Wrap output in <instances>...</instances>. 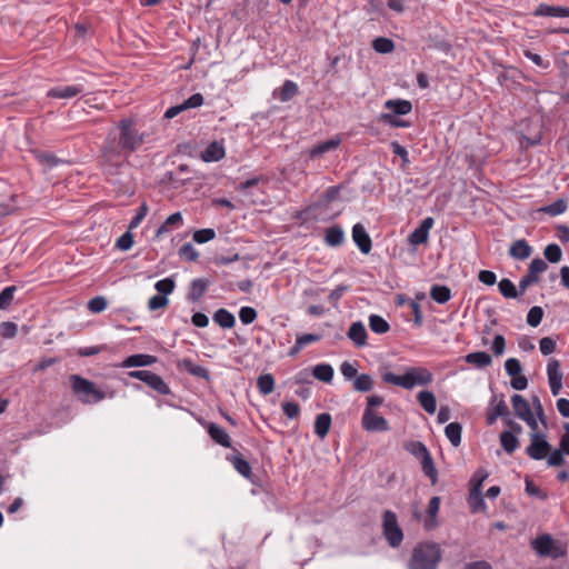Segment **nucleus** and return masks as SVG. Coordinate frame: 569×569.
Here are the masks:
<instances>
[{
    "label": "nucleus",
    "instance_id": "13d9d810",
    "mask_svg": "<svg viewBox=\"0 0 569 569\" xmlns=\"http://www.w3.org/2000/svg\"><path fill=\"white\" fill-rule=\"evenodd\" d=\"M428 239H429V234L426 231H423L422 229H420L419 227H417L408 237V241L412 246H419V244L427 243Z\"/></svg>",
    "mask_w": 569,
    "mask_h": 569
},
{
    "label": "nucleus",
    "instance_id": "20e7f679",
    "mask_svg": "<svg viewBox=\"0 0 569 569\" xmlns=\"http://www.w3.org/2000/svg\"><path fill=\"white\" fill-rule=\"evenodd\" d=\"M70 382L73 393L82 403H97L107 397L106 393L98 389L92 381L79 375H71Z\"/></svg>",
    "mask_w": 569,
    "mask_h": 569
},
{
    "label": "nucleus",
    "instance_id": "473e14b6",
    "mask_svg": "<svg viewBox=\"0 0 569 569\" xmlns=\"http://www.w3.org/2000/svg\"><path fill=\"white\" fill-rule=\"evenodd\" d=\"M499 438L501 447L509 455L515 452L519 446V440L512 431H502Z\"/></svg>",
    "mask_w": 569,
    "mask_h": 569
},
{
    "label": "nucleus",
    "instance_id": "0e129e2a",
    "mask_svg": "<svg viewBox=\"0 0 569 569\" xmlns=\"http://www.w3.org/2000/svg\"><path fill=\"white\" fill-rule=\"evenodd\" d=\"M505 369L508 376L516 377L520 375L522 367L518 359L516 358H509L505 362Z\"/></svg>",
    "mask_w": 569,
    "mask_h": 569
},
{
    "label": "nucleus",
    "instance_id": "39448f33",
    "mask_svg": "<svg viewBox=\"0 0 569 569\" xmlns=\"http://www.w3.org/2000/svg\"><path fill=\"white\" fill-rule=\"evenodd\" d=\"M532 548L539 556L551 557L552 559L563 557L567 552L566 548L549 533L538 536L532 541Z\"/></svg>",
    "mask_w": 569,
    "mask_h": 569
},
{
    "label": "nucleus",
    "instance_id": "c9c22d12",
    "mask_svg": "<svg viewBox=\"0 0 569 569\" xmlns=\"http://www.w3.org/2000/svg\"><path fill=\"white\" fill-rule=\"evenodd\" d=\"M230 461L233 466V468L244 478L250 479L251 477V466L250 463L240 455H233L230 458Z\"/></svg>",
    "mask_w": 569,
    "mask_h": 569
},
{
    "label": "nucleus",
    "instance_id": "a878e982",
    "mask_svg": "<svg viewBox=\"0 0 569 569\" xmlns=\"http://www.w3.org/2000/svg\"><path fill=\"white\" fill-rule=\"evenodd\" d=\"M331 416L328 412H322L316 417L315 420V433L320 438L323 439L331 427Z\"/></svg>",
    "mask_w": 569,
    "mask_h": 569
},
{
    "label": "nucleus",
    "instance_id": "de8ad7c7",
    "mask_svg": "<svg viewBox=\"0 0 569 569\" xmlns=\"http://www.w3.org/2000/svg\"><path fill=\"white\" fill-rule=\"evenodd\" d=\"M543 256L549 262L557 263L561 260L562 250L559 244L550 243L545 248Z\"/></svg>",
    "mask_w": 569,
    "mask_h": 569
},
{
    "label": "nucleus",
    "instance_id": "774afa93",
    "mask_svg": "<svg viewBox=\"0 0 569 569\" xmlns=\"http://www.w3.org/2000/svg\"><path fill=\"white\" fill-rule=\"evenodd\" d=\"M169 300L167 297L162 295H154L148 301V308L151 311L164 308L168 305Z\"/></svg>",
    "mask_w": 569,
    "mask_h": 569
},
{
    "label": "nucleus",
    "instance_id": "5fc2aeb1",
    "mask_svg": "<svg viewBox=\"0 0 569 569\" xmlns=\"http://www.w3.org/2000/svg\"><path fill=\"white\" fill-rule=\"evenodd\" d=\"M380 120L392 127V128H408L410 127V123L408 121L401 120L397 118V116H393L391 113H381Z\"/></svg>",
    "mask_w": 569,
    "mask_h": 569
},
{
    "label": "nucleus",
    "instance_id": "a211bd4d",
    "mask_svg": "<svg viewBox=\"0 0 569 569\" xmlns=\"http://www.w3.org/2000/svg\"><path fill=\"white\" fill-rule=\"evenodd\" d=\"M178 368L187 371L193 377L209 380V370L202 366L196 365L191 359L184 358L178 362Z\"/></svg>",
    "mask_w": 569,
    "mask_h": 569
},
{
    "label": "nucleus",
    "instance_id": "f8f14e48",
    "mask_svg": "<svg viewBox=\"0 0 569 569\" xmlns=\"http://www.w3.org/2000/svg\"><path fill=\"white\" fill-rule=\"evenodd\" d=\"M440 503L441 499L438 496H435L429 500L427 516L423 520V527L428 531L433 530L438 527L437 516L440 509Z\"/></svg>",
    "mask_w": 569,
    "mask_h": 569
},
{
    "label": "nucleus",
    "instance_id": "1a4fd4ad",
    "mask_svg": "<svg viewBox=\"0 0 569 569\" xmlns=\"http://www.w3.org/2000/svg\"><path fill=\"white\" fill-rule=\"evenodd\" d=\"M361 425L362 428L369 432H385L390 430L388 421L370 408L365 409Z\"/></svg>",
    "mask_w": 569,
    "mask_h": 569
},
{
    "label": "nucleus",
    "instance_id": "ea45409f",
    "mask_svg": "<svg viewBox=\"0 0 569 569\" xmlns=\"http://www.w3.org/2000/svg\"><path fill=\"white\" fill-rule=\"evenodd\" d=\"M257 388L263 396L270 395L274 389V378L271 373H263L257 380Z\"/></svg>",
    "mask_w": 569,
    "mask_h": 569
},
{
    "label": "nucleus",
    "instance_id": "a18cd8bd",
    "mask_svg": "<svg viewBox=\"0 0 569 569\" xmlns=\"http://www.w3.org/2000/svg\"><path fill=\"white\" fill-rule=\"evenodd\" d=\"M188 172H189V167L187 164H180L176 172H172V171L167 172L166 177L169 182H171L174 186H178V184H183L186 181L190 180L189 177H187V178L180 177L181 174H184Z\"/></svg>",
    "mask_w": 569,
    "mask_h": 569
},
{
    "label": "nucleus",
    "instance_id": "6ab92c4d",
    "mask_svg": "<svg viewBox=\"0 0 569 569\" xmlns=\"http://www.w3.org/2000/svg\"><path fill=\"white\" fill-rule=\"evenodd\" d=\"M224 148L222 143L218 141L210 142L206 149L201 152V159L204 162H216L224 157Z\"/></svg>",
    "mask_w": 569,
    "mask_h": 569
},
{
    "label": "nucleus",
    "instance_id": "7ed1b4c3",
    "mask_svg": "<svg viewBox=\"0 0 569 569\" xmlns=\"http://www.w3.org/2000/svg\"><path fill=\"white\" fill-rule=\"evenodd\" d=\"M441 558L442 552L438 543L421 542L413 548L408 569H437Z\"/></svg>",
    "mask_w": 569,
    "mask_h": 569
},
{
    "label": "nucleus",
    "instance_id": "e2e57ef3",
    "mask_svg": "<svg viewBox=\"0 0 569 569\" xmlns=\"http://www.w3.org/2000/svg\"><path fill=\"white\" fill-rule=\"evenodd\" d=\"M563 451L558 448V449H555V450H550L549 455L547 456L548 460H547V463L549 467H559V466H562L565 463V459H563Z\"/></svg>",
    "mask_w": 569,
    "mask_h": 569
},
{
    "label": "nucleus",
    "instance_id": "aec40b11",
    "mask_svg": "<svg viewBox=\"0 0 569 569\" xmlns=\"http://www.w3.org/2000/svg\"><path fill=\"white\" fill-rule=\"evenodd\" d=\"M385 108L393 116H406L411 112L412 103L405 99H389L385 102Z\"/></svg>",
    "mask_w": 569,
    "mask_h": 569
},
{
    "label": "nucleus",
    "instance_id": "69168bd1",
    "mask_svg": "<svg viewBox=\"0 0 569 569\" xmlns=\"http://www.w3.org/2000/svg\"><path fill=\"white\" fill-rule=\"evenodd\" d=\"M18 327L14 322L3 321L0 323V336L6 339L13 338L17 335Z\"/></svg>",
    "mask_w": 569,
    "mask_h": 569
},
{
    "label": "nucleus",
    "instance_id": "79ce46f5",
    "mask_svg": "<svg viewBox=\"0 0 569 569\" xmlns=\"http://www.w3.org/2000/svg\"><path fill=\"white\" fill-rule=\"evenodd\" d=\"M299 91L298 84L291 80H286L280 89L278 99L282 102L291 100Z\"/></svg>",
    "mask_w": 569,
    "mask_h": 569
},
{
    "label": "nucleus",
    "instance_id": "f3484780",
    "mask_svg": "<svg viewBox=\"0 0 569 569\" xmlns=\"http://www.w3.org/2000/svg\"><path fill=\"white\" fill-rule=\"evenodd\" d=\"M347 336L358 348H361L367 345V330L361 321H356L351 323Z\"/></svg>",
    "mask_w": 569,
    "mask_h": 569
},
{
    "label": "nucleus",
    "instance_id": "2eb2a0df",
    "mask_svg": "<svg viewBox=\"0 0 569 569\" xmlns=\"http://www.w3.org/2000/svg\"><path fill=\"white\" fill-rule=\"evenodd\" d=\"M207 431L210 438L218 445L224 448H231V439L228 432L214 422H208L206 425Z\"/></svg>",
    "mask_w": 569,
    "mask_h": 569
},
{
    "label": "nucleus",
    "instance_id": "e433bc0d",
    "mask_svg": "<svg viewBox=\"0 0 569 569\" xmlns=\"http://www.w3.org/2000/svg\"><path fill=\"white\" fill-rule=\"evenodd\" d=\"M430 297L438 303L443 305L451 298V290L447 286L433 284L430 289Z\"/></svg>",
    "mask_w": 569,
    "mask_h": 569
},
{
    "label": "nucleus",
    "instance_id": "4be33fe9",
    "mask_svg": "<svg viewBox=\"0 0 569 569\" xmlns=\"http://www.w3.org/2000/svg\"><path fill=\"white\" fill-rule=\"evenodd\" d=\"M531 253H532V248L525 239H519V240L513 241L509 249V254L513 259H518V260H525V259L529 258L531 256Z\"/></svg>",
    "mask_w": 569,
    "mask_h": 569
},
{
    "label": "nucleus",
    "instance_id": "c03bdc74",
    "mask_svg": "<svg viewBox=\"0 0 569 569\" xmlns=\"http://www.w3.org/2000/svg\"><path fill=\"white\" fill-rule=\"evenodd\" d=\"M468 502L472 512H479L486 510V503L481 491L469 490Z\"/></svg>",
    "mask_w": 569,
    "mask_h": 569
},
{
    "label": "nucleus",
    "instance_id": "4c0bfd02",
    "mask_svg": "<svg viewBox=\"0 0 569 569\" xmlns=\"http://www.w3.org/2000/svg\"><path fill=\"white\" fill-rule=\"evenodd\" d=\"M312 375L322 382H331L333 379V368L328 363H320L313 367Z\"/></svg>",
    "mask_w": 569,
    "mask_h": 569
},
{
    "label": "nucleus",
    "instance_id": "8fccbe9b",
    "mask_svg": "<svg viewBox=\"0 0 569 569\" xmlns=\"http://www.w3.org/2000/svg\"><path fill=\"white\" fill-rule=\"evenodd\" d=\"M568 206L563 199H558L552 203L546 206L541 210L552 217L559 216L567 210Z\"/></svg>",
    "mask_w": 569,
    "mask_h": 569
},
{
    "label": "nucleus",
    "instance_id": "4d7b16f0",
    "mask_svg": "<svg viewBox=\"0 0 569 569\" xmlns=\"http://www.w3.org/2000/svg\"><path fill=\"white\" fill-rule=\"evenodd\" d=\"M216 237V231L211 228L200 229L194 231L193 241L199 244L206 243Z\"/></svg>",
    "mask_w": 569,
    "mask_h": 569
},
{
    "label": "nucleus",
    "instance_id": "72a5a7b5",
    "mask_svg": "<svg viewBox=\"0 0 569 569\" xmlns=\"http://www.w3.org/2000/svg\"><path fill=\"white\" fill-rule=\"evenodd\" d=\"M423 473L430 479L432 485L438 481V471L435 467L433 459L430 453L420 459Z\"/></svg>",
    "mask_w": 569,
    "mask_h": 569
},
{
    "label": "nucleus",
    "instance_id": "5701e85b",
    "mask_svg": "<svg viewBox=\"0 0 569 569\" xmlns=\"http://www.w3.org/2000/svg\"><path fill=\"white\" fill-rule=\"evenodd\" d=\"M340 142L341 139L339 137H335L327 141L320 142L310 150L309 156L311 159L319 158L327 152L336 150Z\"/></svg>",
    "mask_w": 569,
    "mask_h": 569
},
{
    "label": "nucleus",
    "instance_id": "dca6fc26",
    "mask_svg": "<svg viewBox=\"0 0 569 569\" xmlns=\"http://www.w3.org/2000/svg\"><path fill=\"white\" fill-rule=\"evenodd\" d=\"M533 16L566 18L569 17V7L549 6L541 3L535 9Z\"/></svg>",
    "mask_w": 569,
    "mask_h": 569
},
{
    "label": "nucleus",
    "instance_id": "bf43d9fd",
    "mask_svg": "<svg viewBox=\"0 0 569 569\" xmlns=\"http://www.w3.org/2000/svg\"><path fill=\"white\" fill-rule=\"evenodd\" d=\"M407 449L412 456H415L419 460L427 456L428 453H430L428 448L420 441L410 442Z\"/></svg>",
    "mask_w": 569,
    "mask_h": 569
},
{
    "label": "nucleus",
    "instance_id": "680f3d73",
    "mask_svg": "<svg viewBox=\"0 0 569 569\" xmlns=\"http://www.w3.org/2000/svg\"><path fill=\"white\" fill-rule=\"evenodd\" d=\"M257 311L252 307H242L239 310V318L243 325H250L257 319Z\"/></svg>",
    "mask_w": 569,
    "mask_h": 569
},
{
    "label": "nucleus",
    "instance_id": "6e6d98bb",
    "mask_svg": "<svg viewBox=\"0 0 569 569\" xmlns=\"http://www.w3.org/2000/svg\"><path fill=\"white\" fill-rule=\"evenodd\" d=\"M107 306V299L102 296H97L89 300L88 310L92 313H100L106 310Z\"/></svg>",
    "mask_w": 569,
    "mask_h": 569
},
{
    "label": "nucleus",
    "instance_id": "4468645a",
    "mask_svg": "<svg viewBox=\"0 0 569 569\" xmlns=\"http://www.w3.org/2000/svg\"><path fill=\"white\" fill-rule=\"evenodd\" d=\"M141 381L160 395L167 396L170 395L171 392L169 386L164 382V380L159 375L152 371L146 370L144 377Z\"/></svg>",
    "mask_w": 569,
    "mask_h": 569
},
{
    "label": "nucleus",
    "instance_id": "ddd939ff",
    "mask_svg": "<svg viewBox=\"0 0 569 569\" xmlns=\"http://www.w3.org/2000/svg\"><path fill=\"white\" fill-rule=\"evenodd\" d=\"M83 92V86L81 84H72V86H59L51 88L47 96L49 98L54 99H70Z\"/></svg>",
    "mask_w": 569,
    "mask_h": 569
},
{
    "label": "nucleus",
    "instance_id": "423d86ee",
    "mask_svg": "<svg viewBox=\"0 0 569 569\" xmlns=\"http://www.w3.org/2000/svg\"><path fill=\"white\" fill-rule=\"evenodd\" d=\"M383 535L392 548L399 547L403 539V532L398 525L397 516L390 510H386L383 513Z\"/></svg>",
    "mask_w": 569,
    "mask_h": 569
},
{
    "label": "nucleus",
    "instance_id": "603ef678",
    "mask_svg": "<svg viewBox=\"0 0 569 569\" xmlns=\"http://www.w3.org/2000/svg\"><path fill=\"white\" fill-rule=\"evenodd\" d=\"M542 318H543V310L541 307L539 306H535L532 308H530V310L528 311V315H527V323L530 326V327H538L541 321H542Z\"/></svg>",
    "mask_w": 569,
    "mask_h": 569
},
{
    "label": "nucleus",
    "instance_id": "6e6552de",
    "mask_svg": "<svg viewBox=\"0 0 569 569\" xmlns=\"http://www.w3.org/2000/svg\"><path fill=\"white\" fill-rule=\"evenodd\" d=\"M548 269V264L541 258H535L528 266L527 273L519 281L520 295L525 293L528 287L539 282V274Z\"/></svg>",
    "mask_w": 569,
    "mask_h": 569
},
{
    "label": "nucleus",
    "instance_id": "37998d69",
    "mask_svg": "<svg viewBox=\"0 0 569 569\" xmlns=\"http://www.w3.org/2000/svg\"><path fill=\"white\" fill-rule=\"evenodd\" d=\"M499 292L507 299H516L520 291L518 292L513 282L507 278H503L498 283Z\"/></svg>",
    "mask_w": 569,
    "mask_h": 569
},
{
    "label": "nucleus",
    "instance_id": "a19ab883",
    "mask_svg": "<svg viewBox=\"0 0 569 569\" xmlns=\"http://www.w3.org/2000/svg\"><path fill=\"white\" fill-rule=\"evenodd\" d=\"M369 328L371 331L378 335H383L389 331L390 326L386 319L378 315H371L369 317Z\"/></svg>",
    "mask_w": 569,
    "mask_h": 569
},
{
    "label": "nucleus",
    "instance_id": "09e8293b",
    "mask_svg": "<svg viewBox=\"0 0 569 569\" xmlns=\"http://www.w3.org/2000/svg\"><path fill=\"white\" fill-rule=\"evenodd\" d=\"M16 291H17L16 286L6 287L1 291V293H0V309L1 310H7L11 306Z\"/></svg>",
    "mask_w": 569,
    "mask_h": 569
},
{
    "label": "nucleus",
    "instance_id": "864d4df0",
    "mask_svg": "<svg viewBox=\"0 0 569 569\" xmlns=\"http://www.w3.org/2000/svg\"><path fill=\"white\" fill-rule=\"evenodd\" d=\"M154 288L159 292V295L167 297L174 290L176 283H174L173 279L164 278V279L157 281L154 284Z\"/></svg>",
    "mask_w": 569,
    "mask_h": 569
},
{
    "label": "nucleus",
    "instance_id": "412c9836",
    "mask_svg": "<svg viewBox=\"0 0 569 569\" xmlns=\"http://www.w3.org/2000/svg\"><path fill=\"white\" fill-rule=\"evenodd\" d=\"M157 362V357L144 353H137L127 357L120 367L122 368H132V367H147Z\"/></svg>",
    "mask_w": 569,
    "mask_h": 569
},
{
    "label": "nucleus",
    "instance_id": "c85d7f7f",
    "mask_svg": "<svg viewBox=\"0 0 569 569\" xmlns=\"http://www.w3.org/2000/svg\"><path fill=\"white\" fill-rule=\"evenodd\" d=\"M512 408L515 410V415L522 419L528 415L532 413L529 402L521 395H513L511 397Z\"/></svg>",
    "mask_w": 569,
    "mask_h": 569
},
{
    "label": "nucleus",
    "instance_id": "052dcab7",
    "mask_svg": "<svg viewBox=\"0 0 569 569\" xmlns=\"http://www.w3.org/2000/svg\"><path fill=\"white\" fill-rule=\"evenodd\" d=\"M525 491L528 496L530 497H536V498H539L541 500H546L547 499V493L542 492L540 490L539 487H537L533 481L531 479H529L528 477L526 478L525 480Z\"/></svg>",
    "mask_w": 569,
    "mask_h": 569
},
{
    "label": "nucleus",
    "instance_id": "c756f323",
    "mask_svg": "<svg viewBox=\"0 0 569 569\" xmlns=\"http://www.w3.org/2000/svg\"><path fill=\"white\" fill-rule=\"evenodd\" d=\"M213 321L221 328L230 329L234 326L236 318L229 310L221 308L213 313Z\"/></svg>",
    "mask_w": 569,
    "mask_h": 569
},
{
    "label": "nucleus",
    "instance_id": "cd10ccee",
    "mask_svg": "<svg viewBox=\"0 0 569 569\" xmlns=\"http://www.w3.org/2000/svg\"><path fill=\"white\" fill-rule=\"evenodd\" d=\"M325 241L329 247H339L345 241V232L340 226H332L326 230Z\"/></svg>",
    "mask_w": 569,
    "mask_h": 569
},
{
    "label": "nucleus",
    "instance_id": "f03ea898",
    "mask_svg": "<svg viewBox=\"0 0 569 569\" xmlns=\"http://www.w3.org/2000/svg\"><path fill=\"white\" fill-rule=\"evenodd\" d=\"M381 379L386 383L401 387L406 390H411L416 386H428L433 381L432 372L425 367H408L403 375H396L393 372H385Z\"/></svg>",
    "mask_w": 569,
    "mask_h": 569
},
{
    "label": "nucleus",
    "instance_id": "58836bf2",
    "mask_svg": "<svg viewBox=\"0 0 569 569\" xmlns=\"http://www.w3.org/2000/svg\"><path fill=\"white\" fill-rule=\"evenodd\" d=\"M352 386L358 392H369L373 388V379L368 373H361L356 377Z\"/></svg>",
    "mask_w": 569,
    "mask_h": 569
},
{
    "label": "nucleus",
    "instance_id": "f257e3e1",
    "mask_svg": "<svg viewBox=\"0 0 569 569\" xmlns=\"http://www.w3.org/2000/svg\"><path fill=\"white\" fill-rule=\"evenodd\" d=\"M148 134L140 131L133 118H122L109 131L102 147L101 168L108 176L119 173L128 158L146 142Z\"/></svg>",
    "mask_w": 569,
    "mask_h": 569
},
{
    "label": "nucleus",
    "instance_id": "0eeeda50",
    "mask_svg": "<svg viewBox=\"0 0 569 569\" xmlns=\"http://www.w3.org/2000/svg\"><path fill=\"white\" fill-rule=\"evenodd\" d=\"M551 450V445L547 441L546 436L541 432L530 433V443L526 448V453L533 460H542L547 458Z\"/></svg>",
    "mask_w": 569,
    "mask_h": 569
},
{
    "label": "nucleus",
    "instance_id": "b1692460",
    "mask_svg": "<svg viewBox=\"0 0 569 569\" xmlns=\"http://www.w3.org/2000/svg\"><path fill=\"white\" fill-rule=\"evenodd\" d=\"M183 219L181 212H174L170 214L166 221L157 229L156 237L159 238L161 234L167 233L171 230L178 229L182 226Z\"/></svg>",
    "mask_w": 569,
    "mask_h": 569
},
{
    "label": "nucleus",
    "instance_id": "7c9ffc66",
    "mask_svg": "<svg viewBox=\"0 0 569 569\" xmlns=\"http://www.w3.org/2000/svg\"><path fill=\"white\" fill-rule=\"evenodd\" d=\"M206 290H207V281L204 279H200V278L194 279V280H192V282L190 284V289H189L187 298L189 301L196 302L203 296Z\"/></svg>",
    "mask_w": 569,
    "mask_h": 569
},
{
    "label": "nucleus",
    "instance_id": "393cba45",
    "mask_svg": "<svg viewBox=\"0 0 569 569\" xmlns=\"http://www.w3.org/2000/svg\"><path fill=\"white\" fill-rule=\"evenodd\" d=\"M417 400L419 405L423 408L426 412L429 415H433L437 410V399L433 392L428 390H422L417 395Z\"/></svg>",
    "mask_w": 569,
    "mask_h": 569
},
{
    "label": "nucleus",
    "instance_id": "f704fd0d",
    "mask_svg": "<svg viewBox=\"0 0 569 569\" xmlns=\"http://www.w3.org/2000/svg\"><path fill=\"white\" fill-rule=\"evenodd\" d=\"M509 416V409L503 399H501L491 410L487 413V423L493 425L499 417Z\"/></svg>",
    "mask_w": 569,
    "mask_h": 569
},
{
    "label": "nucleus",
    "instance_id": "9b49d317",
    "mask_svg": "<svg viewBox=\"0 0 569 569\" xmlns=\"http://www.w3.org/2000/svg\"><path fill=\"white\" fill-rule=\"evenodd\" d=\"M352 239L363 254H368L371 251V238L361 223H356L352 227Z\"/></svg>",
    "mask_w": 569,
    "mask_h": 569
},
{
    "label": "nucleus",
    "instance_id": "9d476101",
    "mask_svg": "<svg viewBox=\"0 0 569 569\" xmlns=\"http://www.w3.org/2000/svg\"><path fill=\"white\" fill-rule=\"evenodd\" d=\"M547 375L552 396H557L562 388V372L560 362L557 359H550L547 365Z\"/></svg>",
    "mask_w": 569,
    "mask_h": 569
},
{
    "label": "nucleus",
    "instance_id": "2f4dec72",
    "mask_svg": "<svg viewBox=\"0 0 569 569\" xmlns=\"http://www.w3.org/2000/svg\"><path fill=\"white\" fill-rule=\"evenodd\" d=\"M462 426L459 422H450L445 428V435L453 447L461 443Z\"/></svg>",
    "mask_w": 569,
    "mask_h": 569
},
{
    "label": "nucleus",
    "instance_id": "3c124183",
    "mask_svg": "<svg viewBox=\"0 0 569 569\" xmlns=\"http://www.w3.org/2000/svg\"><path fill=\"white\" fill-rule=\"evenodd\" d=\"M488 478V472L485 469H478L469 481V490L481 491L483 481Z\"/></svg>",
    "mask_w": 569,
    "mask_h": 569
},
{
    "label": "nucleus",
    "instance_id": "49530a36",
    "mask_svg": "<svg viewBox=\"0 0 569 569\" xmlns=\"http://www.w3.org/2000/svg\"><path fill=\"white\" fill-rule=\"evenodd\" d=\"M372 48L379 53H390L395 50V43L389 38L379 37L372 41Z\"/></svg>",
    "mask_w": 569,
    "mask_h": 569
},
{
    "label": "nucleus",
    "instance_id": "bb28decb",
    "mask_svg": "<svg viewBox=\"0 0 569 569\" xmlns=\"http://www.w3.org/2000/svg\"><path fill=\"white\" fill-rule=\"evenodd\" d=\"M465 361L469 365H473L477 368H486L491 365L492 358L485 351H476L466 355Z\"/></svg>",
    "mask_w": 569,
    "mask_h": 569
},
{
    "label": "nucleus",
    "instance_id": "338daca9",
    "mask_svg": "<svg viewBox=\"0 0 569 569\" xmlns=\"http://www.w3.org/2000/svg\"><path fill=\"white\" fill-rule=\"evenodd\" d=\"M350 289L348 284H338L328 296V300L333 306H337L341 297Z\"/></svg>",
    "mask_w": 569,
    "mask_h": 569
}]
</instances>
